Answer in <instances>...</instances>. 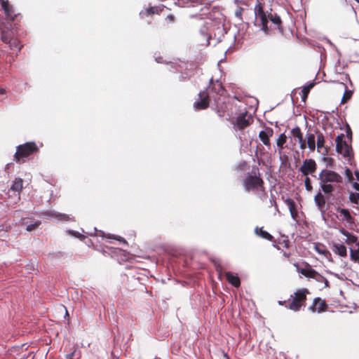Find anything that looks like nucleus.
<instances>
[{"label":"nucleus","mask_w":359,"mask_h":359,"mask_svg":"<svg viewBox=\"0 0 359 359\" xmlns=\"http://www.w3.org/2000/svg\"><path fill=\"white\" fill-rule=\"evenodd\" d=\"M243 10V8L242 7L238 6L236 10L235 11L234 15L236 18L241 20V22H245V21H243L242 18Z\"/></svg>","instance_id":"f704fd0d"},{"label":"nucleus","mask_w":359,"mask_h":359,"mask_svg":"<svg viewBox=\"0 0 359 359\" xmlns=\"http://www.w3.org/2000/svg\"><path fill=\"white\" fill-rule=\"evenodd\" d=\"M319 180L322 182H342V177L337 172L330 170H323L319 174Z\"/></svg>","instance_id":"1a4fd4ad"},{"label":"nucleus","mask_w":359,"mask_h":359,"mask_svg":"<svg viewBox=\"0 0 359 359\" xmlns=\"http://www.w3.org/2000/svg\"><path fill=\"white\" fill-rule=\"evenodd\" d=\"M224 92L225 90L221 82L217 80L214 81L212 79H210L209 87L198 93V99L194 103V109L196 110L206 109L211 99L218 103Z\"/></svg>","instance_id":"f257e3e1"},{"label":"nucleus","mask_w":359,"mask_h":359,"mask_svg":"<svg viewBox=\"0 0 359 359\" xmlns=\"http://www.w3.org/2000/svg\"><path fill=\"white\" fill-rule=\"evenodd\" d=\"M318 130H309L306 134V142H307L308 148L311 151H314L316 149V135Z\"/></svg>","instance_id":"dca6fc26"},{"label":"nucleus","mask_w":359,"mask_h":359,"mask_svg":"<svg viewBox=\"0 0 359 359\" xmlns=\"http://www.w3.org/2000/svg\"><path fill=\"white\" fill-rule=\"evenodd\" d=\"M166 19H168L170 22H173L175 20V16L174 14L169 13L166 15Z\"/></svg>","instance_id":"09e8293b"},{"label":"nucleus","mask_w":359,"mask_h":359,"mask_svg":"<svg viewBox=\"0 0 359 359\" xmlns=\"http://www.w3.org/2000/svg\"><path fill=\"white\" fill-rule=\"evenodd\" d=\"M300 272L302 275H304L306 277L311 278L314 279L316 275L317 274V271L314 270L313 269L311 268L310 266H307L304 269H301Z\"/></svg>","instance_id":"4be33fe9"},{"label":"nucleus","mask_w":359,"mask_h":359,"mask_svg":"<svg viewBox=\"0 0 359 359\" xmlns=\"http://www.w3.org/2000/svg\"><path fill=\"white\" fill-rule=\"evenodd\" d=\"M165 8L167 7L163 4L151 6V4H149L147 8H145L144 10H142L139 12L140 19L144 20L146 17H152L154 15L160 14Z\"/></svg>","instance_id":"9b49d317"},{"label":"nucleus","mask_w":359,"mask_h":359,"mask_svg":"<svg viewBox=\"0 0 359 359\" xmlns=\"http://www.w3.org/2000/svg\"><path fill=\"white\" fill-rule=\"evenodd\" d=\"M320 185L322 191L325 194H330L334 191V187L330 184H328L327 182H322L320 181Z\"/></svg>","instance_id":"c85d7f7f"},{"label":"nucleus","mask_w":359,"mask_h":359,"mask_svg":"<svg viewBox=\"0 0 359 359\" xmlns=\"http://www.w3.org/2000/svg\"><path fill=\"white\" fill-rule=\"evenodd\" d=\"M46 214L49 216H51V217L54 216L60 219H65L67 217V216L65 215H62V214L56 215L55 212H53L52 211H49V212H46Z\"/></svg>","instance_id":"ea45409f"},{"label":"nucleus","mask_w":359,"mask_h":359,"mask_svg":"<svg viewBox=\"0 0 359 359\" xmlns=\"http://www.w3.org/2000/svg\"><path fill=\"white\" fill-rule=\"evenodd\" d=\"M314 280L319 283H323L325 284V287H328L330 286L327 279L321 274H320L319 273H317Z\"/></svg>","instance_id":"2f4dec72"},{"label":"nucleus","mask_w":359,"mask_h":359,"mask_svg":"<svg viewBox=\"0 0 359 359\" xmlns=\"http://www.w3.org/2000/svg\"><path fill=\"white\" fill-rule=\"evenodd\" d=\"M253 26L258 29L259 31L264 32L265 34H270L268 28V24H253Z\"/></svg>","instance_id":"473e14b6"},{"label":"nucleus","mask_w":359,"mask_h":359,"mask_svg":"<svg viewBox=\"0 0 359 359\" xmlns=\"http://www.w3.org/2000/svg\"><path fill=\"white\" fill-rule=\"evenodd\" d=\"M272 9L270 8L269 10H265L264 5H262L259 0H257V3L254 8L255 20L252 22H269V19L271 15Z\"/></svg>","instance_id":"0eeeda50"},{"label":"nucleus","mask_w":359,"mask_h":359,"mask_svg":"<svg viewBox=\"0 0 359 359\" xmlns=\"http://www.w3.org/2000/svg\"><path fill=\"white\" fill-rule=\"evenodd\" d=\"M345 175L349 182L353 180V177L351 170L349 168L345 170Z\"/></svg>","instance_id":"79ce46f5"},{"label":"nucleus","mask_w":359,"mask_h":359,"mask_svg":"<svg viewBox=\"0 0 359 359\" xmlns=\"http://www.w3.org/2000/svg\"><path fill=\"white\" fill-rule=\"evenodd\" d=\"M5 93V90L4 88H0V95H4Z\"/></svg>","instance_id":"338daca9"},{"label":"nucleus","mask_w":359,"mask_h":359,"mask_svg":"<svg viewBox=\"0 0 359 359\" xmlns=\"http://www.w3.org/2000/svg\"><path fill=\"white\" fill-rule=\"evenodd\" d=\"M299 27H298L297 29L304 28L306 29V24L302 23V24H299Z\"/></svg>","instance_id":"e2e57ef3"},{"label":"nucleus","mask_w":359,"mask_h":359,"mask_svg":"<svg viewBox=\"0 0 359 359\" xmlns=\"http://www.w3.org/2000/svg\"><path fill=\"white\" fill-rule=\"evenodd\" d=\"M248 25V28H249V24H234V27H235V28H236V29H240V27H241V25H243H243Z\"/></svg>","instance_id":"864d4df0"},{"label":"nucleus","mask_w":359,"mask_h":359,"mask_svg":"<svg viewBox=\"0 0 359 359\" xmlns=\"http://www.w3.org/2000/svg\"><path fill=\"white\" fill-rule=\"evenodd\" d=\"M331 249L334 254L340 257H346L347 256L346 247L341 243H333Z\"/></svg>","instance_id":"f3484780"},{"label":"nucleus","mask_w":359,"mask_h":359,"mask_svg":"<svg viewBox=\"0 0 359 359\" xmlns=\"http://www.w3.org/2000/svg\"><path fill=\"white\" fill-rule=\"evenodd\" d=\"M107 238H113V239H116V240H117V241H120V242L123 243L124 244H128V243H127V242H126V241L124 238H121V237H120V236H114V235H113V236H107Z\"/></svg>","instance_id":"37998d69"},{"label":"nucleus","mask_w":359,"mask_h":359,"mask_svg":"<svg viewBox=\"0 0 359 359\" xmlns=\"http://www.w3.org/2000/svg\"><path fill=\"white\" fill-rule=\"evenodd\" d=\"M340 233L341 234H343L344 236H345L346 237H347L351 233H349L348 231H347L346 230H345L344 229H341L339 230Z\"/></svg>","instance_id":"603ef678"},{"label":"nucleus","mask_w":359,"mask_h":359,"mask_svg":"<svg viewBox=\"0 0 359 359\" xmlns=\"http://www.w3.org/2000/svg\"><path fill=\"white\" fill-rule=\"evenodd\" d=\"M201 32L202 34H204L205 36H207L208 40L210 38V35L205 33L203 29H201Z\"/></svg>","instance_id":"4d7b16f0"},{"label":"nucleus","mask_w":359,"mask_h":359,"mask_svg":"<svg viewBox=\"0 0 359 359\" xmlns=\"http://www.w3.org/2000/svg\"><path fill=\"white\" fill-rule=\"evenodd\" d=\"M306 289H302L294 292V296L291 295L292 299L286 306L287 308L294 311H298L305 304L306 300Z\"/></svg>","instance_id":"423d86ee"},{"label":"nucleus","mask_w":359,"mask_h":359,"mask_svg":"<svg viewBox=\"0 0 359 359\" xmlns=\"http://www.w3.org/2000/svg\"><path fill=\"white\" fill-rule=\"evenodd\" d=\"M350 258L354 262L359 264V241L356 248H350Z\"/></svg>","instance_id":"a878e982"},{"label":"nucleus","mask_w":359,"mask_h":359,"mask_svg":"<svg viewBox=\"0 0 359 359\" xmlns=\"http://www.w3.org/2000/svg\"><path fill=\"white\" fill-rule=\"evenodd\" d=\"M344 134L338 135L336 137L337 151L344 157H349L351 155L352 149L348 143L344 140Z\"/></svg>","instance_id":"9d476101"},{"label":"nucleus","mask_w":359,"mask_h":359,"mask_svg":"<svg viewBox=\"0 0 359 359\" xmlns=\"http://www.w3.org/2000/svg\"><path fill=\"white\" fill-rule=\"evenodd\" d=\"M273 130L271 128L266 127L264 130L259 132V137L262 143L267 147H271L270 137L273 135Z\"/></svg>","instance_id":"ddd939ff"},{"label":"nucleus","mask_w":359,"mask_h":359,"mask_svg":"<svg viewBox=\"0 0 359 359\" xmlns=\"http://www.w3.org/2000/svg\"><path fill=\"white\" fill-rule=\"evenodd\" d=\"M346 133L347 137L348 139H350V140H351V139H352V132H351V128L349 127L348 125H346Z\"/></svg>","instance_id":"a18cd8bd"},{"label":"nucleus","mask_w":359,"mask_h":359,"mask_svg":"<svg viewBox=\"0 0 359 359\" xmlns=\"http://www.w3.org/2000/svg\"><path fill=\"white\" fill-rule=\"evenodd\" d=\"M349 199L351 203L358 204L359 202V194L351 192L349 195Z\"/></svg>","instance_id":"c9c22d12"},{"label":"nucleus","mask_w":359,"mask_h":359,"mask_svg":"<svg viewBox=\"0 0 359 359\" xmlns=\"http://www.w3.org/2000/svg\"><path fill=\"white\" fill-rule=\"evenodd\" d=\"M351 93H352L351 91L346 90L341 102H346V100L349 99L351 96Z\"/></svg>","instance_id":"c03bdc74"},{"label":"nucleus","mask_w":359,"mask_h":359,"mask_svg":"<svg viewBox=\"0 0 359 359\" xmlns=\"http://www.w3.org/2000/svg\"><path fill=\"white\" fill-rule=\"evenodd\" d=\"M269 22H283L280 16L276 13L272 14L269 19Z\"/></svg>","instance_id":"e433bc0d"},{"label":"nucleus","mask_w":359,"mask_h":359,"mask_svg":"<svg viewBox=\"0 0 359 359\" xmlns=\"http://www.w3.org/2000/svg\"><path fill=\"white\" fill-rule=\"evenodd\" d=\"M290 133L294 139H297L298 142L304 140L303 134L299 127L297 126L292 128Z\"/></svg>","instance_id":"bb28decb"},{"label":"nucleus","mask_w":359,"mask_h":359,"mask_svg":"<svg viewBox=\"0 0 359 359\" xmlns=\"http://www.w3.org/2000/svg\"><path fill=\"white\" fill-rule=\"evenodd\" d=\"M156 61L157 62H162V57H156L155 58Z\"/></svg>","instance_id":"69168bd1"},{"label":"nucleus","mask_w":359,"mask_h":359,"mask_svg":"<svg viewBox=\"0 0 359 359\" xmlns=\"http://www.w3.org/2000/svg\"><path fill=\"white\" fill-rule=\"evenodd\" d=\"M226 278L229 283L234 287H238L241 284L240 278L237 276H234L231 272L226 273Z\"/></svg>","instance_id":"412c9836"},{"label":"nucleus","mask_w":359,"mask_h":359,"mask_svg":"<svg viewBox=\"0 0 359 359\" xmlns=\"http://www.w3.org/2000/svg\"><path fill=\"white\" fill-rule=\"evenodd\" d=\"M355 175L356 177L357 180L359 181V170L355 171Z\"/></svg>","instance_id":"052dcab7"},{"label":"nucleus","mask_w":359,"mask_h":359,"mask_svg":"<svg viewBox=\"0 0 359 359\" xmlns=\"http://www.w3.org/2000/svg\"><path fill=\"white\" fill-rule=\"evenodd\" d=\"M304 184H305V187H306V189L307 191H311L312 190V186L311 184V180H310V178L306 176V177L305 178V180H304Z\"/></svg>","instance_id":"a19ab883"},{"label":"nucleus","mask_w":359,"mask_h":359,"mask_svg":"<svg viewBox=\"0 0 359 359\" xmlns=\"http://www.w3.org/2000/svg\"><path fill=\"white\" fill-rule=\"evenodd\" d=\"M234 1V4L237 5V6H238L239 3L241 2L243 5H245L246 6H248V4L247 1H245V0H241V1H239V0H233Z\"/></svg>","instance_id":"3c124183"},{"label":"nucleus","mask_w":359,"mask_h":359,"mask_svg":"<svg viewBox=\"0 0 359 359\" xmlns=\"http://www.w3.org/2000/svg\"><path fill=\"white\" fill-rule=\"evenodd\" d=\"M339 217L342 221L346 222L348 224L353 222V219L346 209L341 208L339 211Z\"/></svg>","instance_id":"aec40b11"},{"label":"nucleus","mask_w":359,"mask_h":359,"mask_svg":"<svg viewBox=\"0 0 359 359\" xmlns=\"http://www.w3.org/2000/svg\"><path fill=\"white\" fill-rule=\"evenodd\" d=\"M74 353H71L69 354H67L66 358L67 359H73Z\"/></svg>","instance_id":"13d9d810"},{"label":"nucleus","mask_w":359,"mask_h":359,"mask_svg":"<svg viewBox=\"0 0 359 359\" xmlns=\"http://www.w3.org/2000/svg\"><path fill=\"white\" fill-rule=\"evenodd\" d=\"M314 201H315V203H316V205L318 206L319 210L322 213H324L325 211V199L323 195L320 192H318L316 195V196L314 198Z\"/></svg>","instance_id":"a211bd4d"},{"label":"nucleus","mask_w":359,"mask_h":359,"mask_svg":"<svg viewBox=\"0 0 359 359\" xmlns=\"http://www.w3.org/2000/svg\"><path fill=\"white\" fill-rule=\"evenodd\" d=\"M40 224H41L40 221H36L35 222L27 225L26 227V230L27 231H32L34 230L35 229H36Z\"/></svg>","instance_id":"58836bf2"},{"label":"nucleus","mask_w":359,"mask_h":359,"mask_svg":"<svg viewBox=\"0 0 359 359\" xmlns=\"http://www.w3.org/2000/svg\"><path fill=\"white\" fill-rule=\"evenodd\" d=\"M285 203L289 208L292 218L295 220L297 217V212L296 210V204L294 201L291 198H287L285 200Z\"/></svg>","instance_id":"6ab92c4d"},{"label":"nucleus","mask_w":359,"mask_h":359,"mask_svg":"<svg viewBox=\"0 0 359 359\" xmlns=\"http://www.w3.org/2000/svg\"><path fill=\"white\" fill-rule=\"evenodd\" d=\"M313 87V83H310L308 86L304 87L303 89V92L304 94L307 93L311 88Z\"/></svg>","instance_id":"8fccbe9b"},{"label":"nucleus","mask_w":359,"mask_h":359,"mask_svg":"<svg viewBox=\"0 0 359 359\" xmlns=\"http://www.w3.org/2000/svg\"><path fill=\"white\" fill-rule=\"evenodd\" d=\"M327 306L325 302L321 299L320 297H316L313 299L312 305L310 306L309 309L312 312L321 313L325 311Z\"/></svg>","instance_id":"4468645a"},{"label":"nucleus","mask_w":359,"mask_h":359,"mask_svg":"<svg viewBox=\"0 0 359 359\" xmlns=\"http://www.w3.org/2000/svg\"><path fill=\"white\" fill-rule=\"evenodd\" d=\"M270 203H271V205H273L276 210V211H278V205L276 203V201L275 200V196H271V200H270Z\"/></svg>","instance_id":"49530a36"},{"label":"nucleus","mask_w":359,"mask_h":359,"mask_svg":"<svg viewBox=\"0 0 359 359\" xmlns=\"http://www.w3.org/2000/svg\"><path fill=\"white\" fill-rule=\"evenodd\" d=\"M345 242L348 245H352L353 244H355L358 246V237L352 233H350L346 238Z\"/></svg>","instance_id":"c756f323"},{"label":"nucleus","mask_w":359,"mask_h":359,"mask_svg":"<svg viewBox=\"0 0 359 359\" xmlns=\"http://www.w3.org/2000/svg\"><path fill=\"white\" fill-rule=\"evenodd\" d=\"M283 256H285V257H287V258H289V257H290V253H287V252H283Z\"/></svg>","instance_id":"0e129e2a"},{"label":"nucleus","mask_w":359,"mask_h":359,"mask_svg":"<svg viewBox=\"0 0 359 359\" xmlns=\"http://www.w3.org/2000/svg\"><path fill=\"white\" fill-rule=\"evenodd\" d=\"M287 137L284 133H282L279 135L276 140L277 146L281 150L283 148V144L286 142Z\"/></svg>","instance_id":"7c9ffc66"},{"label":"nucleus","mask_w":359,"mask_h":359,"mask_svg":"<svg viewBox=\"0 0 359 359\" xmlns=\"http://www.w3.org/2000/svg\"><path fill=\"white\" fill-rule=\"evenodd\" d=\"M5 43L8 44L10 48L13 50L20 51L22 47V45L20 44L17 38L13 39L9 41H6Z\"/></svg>","instance_id":"5701e85b"},{"label":"nucleus","mask_w":359,"mask_h":359,"mask_svg":"<svg viewBox=\"0 0 359 359\" xmlns=\"http://www.w3.org/2000/svg\"><path fill=\"white\" fill-rule=\"evenodd\" d=\"M299 144V147L301 149H305L306 148L307 146V142H306L305 140H302L299 142H298Z\"/></svg>","instance_id":"de8ad7c7"},{"label":"nucleus","mask_w":359,"mask_h":359,"mask_svg":"<svg viewBox=\"0 0 359 359\" xmlns=\"http://www.w3.org/2000/svg\"><path fill=\"white\" fill-rule=\"evenodd\" d=\"M251 118L248 114L242 113L236 118V126L239 130H243L250 123Z\"/></svg>","instance_id":"2eb2a0df"},{"label":"nucleus","mask_w":359,"mask_h":359,"mask_svg":"<svg viewBox=\"0 0 359 359\" xmlns=\"http://www.w3.org/2000/svg\"><path fill=\"white\" fill-rule=\"evenodd\" d=\"M72 234H74L75 236L78 237V238H81V237H83V236H81L79 233L78 232H73L72 231Z\"/></svg>","instance_id":"bf43d9fd"},{"label":"nucleus","mask_w":359,"mask_h":359,"mask_svg":"<svg viewBox=\"0 0 359 359\" xmlns=\"http://www.w3.org/2000/svg\"><path fill=\"white\" fill-rule=\"evenodd\" d=\"M0 1L1 9L6 20L13 22H20L22 19V15L20 12H16L14 6L8 0Z\"/></svg>","instance_id":"39448f33"},{"label":"nucleus","mask_w":359,"mask_h":359,"mask_svg":"<svg viewBox=\"0 0 359 359\" xmlns=\"http://www.w3.org/2000/svg\"><path fill=\"white\" fill-rule=\"evenodd\" d=\"M37 151L38 147L34 142H27L24 144L19 145L17 147L16 152L14 155V159L17 163H24L30 155Z\"/></svg>","instance_id":"20e7f679"},{"label":"nucleus","mask_w":359,"mask_h":359,"mask_svg":"<svg viewBox=\"0 0 359 359\" xmlns=\"http://www.w3.org/2000/svg\"><path fill=\"white\" fill-rule=\"evenodd\" d=\"M278 304H279L280 305H283H283H285V306L287 305V304H287V302H286L285 301H279V302H278Z\"/></svg>","instance_id":"680f3d73"},{"label":"nucleus","mask_w":359,"mask_h":359,"mask_svg":"<svg viewBox=\"0 0 359 359\" xmlns=\"http://www.w3.org/2000/svg\"><path fill=\"white\" fill-rule=\"evenodd\" d=\"M352 185H353V187L355 190H357V191H359V184H358V183H357V182H353Z\"/></svg>","instance_id":"6e6d98bb"},{"label":"nucleus","mask_w":359,"mask_h":359,"mask_svg":"<svg viewBox=\"0 0 359 359\" xmlns=\"http://www.w3.org/2000/svg\"><path fill=\"white\" fill-rule=\"evenodd\" d=\"M255 233L262 238H264L268 241H272L273 237L268 233L266 231L264 230L262 228H258L257 227L255 229Z\"/></svg>","instance_id":"393cba45"},{"label":"nucleus","mask_w":359,"mask_h":359,"mask_svg":"<svg viewBox=\"0 0 359 359\" xmlns=\"http://www.w3.org/2000/svg\"><path fill=\"white\" fill-rule=\"evenodd\" d=\"M243 184L246 191H253L258 194L262 200L266 198V193L264 187V181L257 168L253 169L250 173L247 175Z\"/></svg>","instance_id":"7ed1b4c3"},{"label":"nucleus","mask_w":359,"mask_h":359,"mask_svg":"<svg viewBox=\"0 0 359 359\" xmlns=\"http://www.w3.org/2000/svg\"><path fill=\"white\" fill-rule=\"evenodd\" d=\"M190 19L196 20H209L211 22H226V17L222 13L219 6H212L207 4L202 7L198 13L194 14H189Z\"/></svg>","instance_id":"f03ea898"},{"label":"nucleus","mask_w":359,"mask_h":359,"mask_svg":"<svg viewBox=\"0 0 359 359\" xmlns=\"http://www.w3.org/2000/svg\"><path fill=\"white\" fill-rule=\"evenodd\" d=\"M23 181L21 178H15L11 189L13 191L19 192L22 189Z\"/></svg>","instance_id":"cd10ccee"},{"label":"nucleus","mask_w":359,"mask_h":359,"mask_svg":"<svg viewBox=\"0 0 359 359\" xmlns=\"http://www.w3.org/2000/svg\"><path fill=\"white\" fill-rule=\"evenodd\" d=\"M100 236H102L104 237V233L102 231H100V234H99Z\"/></svg>","instance_id":"774afa93"},{"label":"nucleus","mask_w":359,"mask_h":359,"mask_svg":"<svg viewBox=\"0 0 359 359\" xmlns=\"http://www.w3.org/2000/svg\"><path fill=\"white\" fill-rule=\"evenodd\" d=\"M174 4L181 7H189L190 6L189 0H177Z\"/></svg>","instance_id":"4c0bfd02"},{"label":"nucleus","mask_w":359,"mask_h":359,"mask_svg":"<svg viewBox=\"0 0 359 359\" xmlns=\"http://www.w3.org/2000/svg\"><path fill=\"white\" fill-rule=\"evenodd\" d=\"M317 168L316 161L312 158H307L304 162L299 168V171L304 176H308L309 174H313Z\"/></svg>","instance_id":"f8f14e48"},{"label":"nucleus","mask_w":359,"mask_h":359,"mask_svg":"<svg viewBox=\"0 0 359 359\" xmlns=\"http://www.w3.org/2000/svg\"><path fill=\"white\" fill-rule=\"evenodd\" d=\"M315 250L320 255H325L327 252V250H325V246L320 243L315 244Z\"/></svg>","instance_id":"72a5a7b5"},{"label":"nucleus","mask_w":359,"mask_h":359,"mask_svg":"<svg viewBox=\"0 0 359 359\" xmlns=\"http://www.w3.org/2000/svg\"><path fill=\"white\" fill-rule=\"evenodd\" d=\"M274 25L279 29V31L283 33V28H282V24H280V23H278V24H274Z\"/></svg>","instance_id":"5fc2aeb1"},{"label":"nucleus","mask_w":359,"mask_h":359,"mask_svg":"<svg viewBox=\"0 0 359 359\" xmlns=\"http://www.w3.org/2000/svg\"><path fill=\"white\" fill-rule=\"evenodd\" d=\"M316 147L319 150L324 147L325 139L323 134L318 130L316 131Z\"/></svg>","instance_id":"b1692460"},{"label":"nucleus","mask_w":359,"mask_h":359,"mask_svg":"<svg viewBox=\"0 0 359 359\" xmlns=\"http://www.w3.org/2000/svg\"><path fill=\"white\" fill-rule=\"evenodd\" d=\"M0 29L1 30V39L2 41H9L16 38L17 28L15 24H1Z\"/></svg>","instance_id":"6e6552de"}]
</instances>
